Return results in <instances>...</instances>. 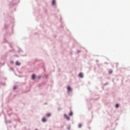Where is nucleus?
<instances>
[{
    "label": "nucleus",
    "instance_id": "obj_4",
    "mask_svg": "<svg viewBox=\"0 0 130 130\" xmlns=\"http://www.w3.org/2000/svg\"><path fill=\"white\" fill-rule=\"evenodd\" d=\"M79 77H80V78H83V73H80L79 74Z\"/></svg>",
    "mask_w": 130,
    "mask_h": 130
},
{
    "label": "nucleus",
    "instance_id": "obj_14",
    "mask_svg": "<svg viewBox=\"0 0 130 130\" xmlns=\"http://www.w3.org/2000/svg\"><path fill=\"white\" fill-rule=\"evenodd\" d=\"M11 63H14V61H11Z\"/></svg>",
    "mask_w": 130,
    "mask_h": 130
},
{
    "label": "nucleus",
    "instance_id": "obj_8",
    "mask_svg": "<svg viewBox=\"0 0 130 130\" xmlns=\"http://www.w3.org/2000/svg\"><path fill=\"white\" fill-rule=\"evenodd\" d=\"M69 115L70 116H73V112L72 111H70Z\"/></svg>",
    "mask_w": 130,
    "mask_h": 130
},
{
    "label": "nucleus",
    "instance_id": "obj_10",
    "mask_svg": "<svg viewBox=\"0 0 130 130\" xmlns=\"http://www.w3.org/2000/svg\"><path fill=\"white\" fill-rule=\"evenodd\" d=\"M46 115L48 116V117H49V116H51V114L50 113H47Z\"/></svg>",
    "mask_w": 130,
    "mask_h": 130
},
{
    "label": "nucleus",
    "instance_id": "obj_6",
    "mask_svg": "<svg viewBox=\"0 0 130 130\" xmlns=\"http://www.w3.org/2000/svg\"><path fill=\"white\" fill-rule=\"evenodd\" d=\"M42 120L43 122H46V119L45 118H43Z\"/></svg>",
    "mask_w": 130,
    "mask_h": 130
},
{
    "label": "nucleus",
    "instance_id": "obj_5",
    "mask_svg": "<svg viewBox=\"0 0 130 130\" xmlns=\"http://www.w3.org/2000/svg\"><path fill=\"white\" fill-rule=\"evenodd\" d=\"M31 79L32 80H35V74H32L31 76Z\"/></svg>",
    "mask_w": 130,
    "mask_h": 130
},
{
    "label": "nucleus",
    "instance_id": "obj_7",
    "mask_svg": "<svg viewBox=\"0 0 130 130\" xmlns=\"http://www.w3.org/2000/svg\"><path fill=\"white\" fill-rule=\"evenodd\" d=\"M52 4L53 6H54L55 5V0H52Z\"/></svg>",
    "mask_w": 130,
    "mask_h": 130
},
{
    "label": "nucleus",
    "instance_id": "obj_1",
    "mask_svg": "<svg viewBox=\"0 0 130 130\" xmlns=\"http://www.w3.org/2000/svg\"><path fill=\"white\" fill-rule=\"evenodd\" d=\"M64 116L65 117V118H66V119H67V120H70V117L68 116V115H67V114H64Z\"/></svg>",
    "mask_w": 130,
    "mask_h": 130
},
{
    "label": "nucleus",
    "instance_id": "obj_3",
    "mask_svg": "<svg viewBox=\"0 0 130 130\" xmlns=\"http://www.w3.org/2000/svg\"><path fill=\"white\" fill-rule=\"evenodd\" d=\"M16 66H21V63L19 62V61H16Z\"/></svg>",
    "mask_w": 130,
    "mask_h": 130
},
{
    "label": "nucleus",
    "instance_id": "obj_2",
    "mask_svg": "<svg viewBox=\"0 0 130 130\" xmlns=\"http://www.w3.org/2000/svg\"><path fill=\"white\" fill-rule=\"evenodd\" d=\"M67 90L68 91H69V92L72 91V88H71V86H68L67 87Z\"/></svg>",
    "mask_w": 130,
    "mask_h": 130
},
{
    "label": "nucleus",
    "instance_id": "obj_12",
    "mask_svg": "<svg viewBox=\"0 0 130 130\" xmlns=\"http://www.w3.org/2000/svg\"><path fill=\"white\" fill-rule=\"evenodd\" d=\"M38 79H39V80H40V79H41V76H40L38 77Z\"/></svg>",
    "mask_w": 130,
    "mask_h": 130
},
{
    "label": "nucleus",
    "instance_id": "obj_13",
    "mask_svg": "<svg viewBox=\"0 0 130 130\" xmlns=\"http://www.w3.org/2000/svg\"><path fill=\"white\" fill-rule=\"evenodd\" d=\"M16 89H17V87H16V86L14 87V90H16Z\"/></svg>",
    "mask_w": 130,
    "mask_h": 130
},
{
    "label": "nucleus",
    "instance_id": "obj_15",
    "mask_svg": "<svg viewBox=\"0 0 130 130\" xmlns=\"http://www.w3.org/2000/svg\"><path fill=\"white\" fill-rule=\"evenodd\" d=\"M109 73H110V74H112V71H110V72H109Z\"/></svg>",
    "mask_w": 130,
    "mask_h": 130
},
{
    "label": "nucleus",
    "instance_id": "obj_11",
    "mask_svg": "<svg viewBox=\"0 0 130 130\" xmlns=\"http://www.w3.org/2000/svg\"><path fill=\"white\" fill-rule=\"evenodd\" d=\"M78 127H79V128L82 127V124H79L78 125Z\"/></svg>",
    "mask_w": 130,
    "mask_h": 130
},
{
    "label": "nucleus",
    "instance_id": "obj_9",
    "mask_svg": "<svg viewBox=\"0 0 130 130\" xmlns=\"http://www.w3.org/2000/svg\"><path fill=\"white\" fill-rule=\"evenodd\" d=\"M115 107L116 108H118V107H119V105H118V104H116Z\"/></svg>",
    "mask_w": 130,
    "mask_h": 130
}]
</instances>
